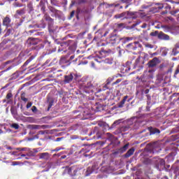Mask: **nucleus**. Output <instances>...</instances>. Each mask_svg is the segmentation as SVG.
<instances>
[{"label": "nucleus", "mask_w": 179, "mask_h": 179, "mask_svg": "<svg viewBox=\"0 0 179 179\" xmlns=\"http://www.w3.org/2000/svg\"><path fill=\"white\" fill-rule=\"evenodd\" d=\"M124 125L120 127V132H126L129 129H139L145 125V122L138 117H133L123 122Z\"/></svg>", "instance_id": "f257e3e1"}, {"label": "nucleus", "mask_w": 179, "mask_h": 179, "mask_svg": "<svg viewBox=\"0 0 179 179\" xmlns=\"http://www.w3.org/2000/svg\"><path fill=\"white\" fill-rule=\"evenodd\" d=\"M145 164H155V168L159 171H163L166 169V161L158 157L153 159H147L144 162Z\"/></svg>", "instance_id": "f03ea898"}, {"label": "nucleus", "mask_w": 179, "mask_h": 179, "mask_svg": "<svg viewBox=\"0 0 179 179\" xmlns=\"http://www.w3.org/2000/svg\"><path fill=\"white\" fill-rule=\"evenodd\" d=\"M73 114H77L73 118L80 120H88L90 118V110L87 108L79 106L76 110L73 111Z\"/></svg>", "instance_id": "7ed1b4c3"}, {"label": "nucleus", "mask_w": 179, "mask_h": 179, "mask_svg": "<svg viewBox=\"0 0 179 179\" xmlns=\"http://www.w3.org/2000/svg\"><path fill=\"white\" fill-rule=\"evenodd\" d=\"M27 47L33 46V50L36 51H40L44 48V44H43V41L37 38H29L27 41Z\"/></svg>", "instance_id": "20e7f679"}, {"label": "nucleus", "mask_w": 179, "mask_h": 179, "mask_svg": "<svg viewBox=\"0 0 179 179\" xmlns=\"http://www.w3.org/2000/svg\"><path fill=\"white\" fill-rule=\"evenodd\" d=\"M149 59V55L142 52L141 55L136 59L134 63V69H137V71H141V69H143V64H145V61H148Z\"/></svg>", "instance_id": "39448f33"}, {"label": "nucleus", "mask_w": 179, "mask_h": 179, "mask_svg": "<svg viewBox=\"0 0 179 179\" xmlns=\"http://www.w3.org/2000/svg\"><path fill=\"white\" fill-rule=\"evenodd\" d=\"M80 89L81 90H83L85 92V93H93V92L94 91V85H93V84H92V82H88V83H81L80 85Z\"/></svg>", "instance_id": "423d86ee"}, {"label": "nucleus", "mask_w": 179, "mask_h": 179, "mask_svg": "<svg viewBox=\"0 0 179 179\" xmlns=\"http://www.w3.org/2000/svg\"><path fill=\"white\" fill-rule=\"evenodd\" d=\"M71 43H72V41H67L66 42H62L60 43V46L59 47L58 52H61L62 51L64 52H66L67 50H71V51H75V48L72 49Z\"/></svg>", "instance_id": "0eeeda50"}, {"label": "nucleus", "mask_w": 179, "mask_h": 179, "mask_svg": "<svg viewBox=\"0 0 179 179\" xmlns=\"http://www.w3.org/2000/svg\"><path fill=\"white\" fill-rule=\"evenodd\" d=\"M149 89L141 88L136 90V94L138 99H139L140 100H142L143 99V96H145V94H146L148 100H150L151 96L149 94Z\"/></svg>", "instance_id": "6e6552de"}, {"label": "nucleus", "mask_w": 179, "mask_h": 179, "mask_svg": "<svg viewBox=\"0 0 179 179\" xmlns=\"http://www.w3.org/2000/svg\"><path fill=\"white\" fill-rule=\"evenodd\" d=\"M153 78H155V69H149L144 72L141 80L142 82H149V80L153 79Z\"/></svg>", "instance_id": "1a4fd4ad"}, {"label": "nucleus", "mask_w": 179, "mask_h": 179, "mask_svg": "<svg viewBox=\"0 0 179 179\" xmlns=\"http://www.w3.org/2000/svg\"><path fill=\"white\" fill-rule=\"evenodd\" d=\"M125 48L128 51H136V50H138V51H141V49L142 48V45L139 43V42L136 41L126 45Z\"/></svg>", "instance_id": "9d476101"}, {"label": "nucleus", "mask_w": 179, "mask_h": 179, "mask_svg": "<svg viewBox=\"0 0 179 179\" xmlns=\"http://www.w3.org/2000/svg\"><path fill=\"white\" fill-rule=\"evenodd\" d=\"M162 152V148L160 146H159V144L155 143L154 144L152 145L151 149L148 150L147 152H145V156H148V154L150 155H156L157 153H160Z\"/></svg>", "instance_id": "9b49d317"}, {"label": "nucleus", "mask_w": 179, "mask_h": 179, "mask_svg": "<svg viewBox=\"0 0 179 179\" xmlns=\"http://www.w3.org/2000/svg\"><path fill=\"white\" fill-rule=\"evenodd\" d=\"M62 169H65L63 174H69L72 177H73V176H76V173L79 171V168H77L76 166H71V167L65 166V167H62Z\"/></svg>", "instance_id": "f8f14e48"}, {"label": "nucleus", "mask_w": 179, "mask_h": 179, "mask_svg": "<svg viewBox=\"0 0 179 179\" xmlns=\"http://www.w3.org/2000/svg\"><path fill=\"white\" fill-rule=\"evenodd\" d=\"M143 12V10H140L139 11H129L127 13L128 16L131 17V19H138V17H145L146 16L145 13Z\"/></svg>", "instance_id": "ddd939ff"}, {"label": "nucleus", "mask_w": 179, "mask_h": 179, "mask_svg": "<svg viewBox=\"0 0 179 179\" xmlns=\"http://www.w3.org/2000/svg\"><path fill=\"white\" fill-rule=\"evenodd\" d=\"M59 65H61L63 69H65L66 66L71 65V61L69 60V55H66L60 58Z\"/></svg>", "instance_id": "4468645a"}, {"label": "nucleus", "mask_w": 179, "mask_h": 179, "mask_svg": "<svg viewBox=\"0 0 179 179\" xmlns=\"http://www.w3.org/2000/svg\"><path fill=\"white\" fill-rule=\"evenodd\" d=\"M121 41V37L118 36L115 32H113L110 34L109 37V44H112L114 45L115 44H118Z\"/></svg>", "instance_id": "2eb2a0df"}, {"label": "nucleus", "mask_w": 179, "mask_h": 179, "mask_svg": "<svg viewBox=\"0 0 179 179\" xmlns=\"http://www.w3.org/2000/svg\"><path fill=\"white\" fill-rule=\"evenodd\" d=\"M44 19L48 22V30L50 33H54V19L51 18L48 14L44 15Z\"/></svg>", "instance_id": "dca6fc26"}, {"label": "nucleus", "mask_w": 179, "mask_h": 179, "mask_svg": "<svg viewBox=\"0 0 179 179\" xmlns=\"http://www.w3.org/2000/svg\"><path fill=\"white\" fill-rule=\"evenodd\" d=\"M169 82H170V78H168V80L166 81V80L163 79L162 76H158L156 80L157 85L161 87L167 86V83H169Z\"/></svg>", "instance_id": "f3484780"}, {"label": "nucleus", "mask_w": 179, "mask_h": 179, "mask_svg": "<svg viewBox=\"0 0 179 179\" xmlns=\"http://www.w3.org/2000/svg\"><path fill=\"white\" fill-rule=\"evenodd\" d=\"M48 9L50 12L52 13V17H57L58 19H61V11L55 9V8L52 6H49Z\"/></svg>", "instance_id": "a211bd4d"}, {"label": "nucleus", "mask_w": 179, "mask_h": 179, "mask_svg": "<svg viewBox=\"0 0 179 179\" xmlns=\"http://www.w3.org/2000/svg\"><path fill=\"white\" fill-rule=\"evenodd\" d=\"M46 26L44 20L42 19L38 24H29V29H45Z\"/></svg>", "instance_id": "6ab92c4d"}, {"label": "nucleus", "mask_w": 179, "mask_h": 179, "mask_svg": "<svg viewBox=\"0 0 179 179\" xmlns=\"http://www.w3.org/2000/svg\"><path fill=\"white\" fill-rule=\"evenodd\" d=\"M42 43L43 44V48L45 47V49L48 51H50L51 52H54L55 51V49L54 50V48H52V44H51L50 41L45 39L44 41H42Z\"/></svg>", "instance_id": "aec40b11"}, {"label": "nucleus", "mask_w": 179, "mask_h": 179, "mask_svg": "<svg viewBox=\"0 0 179 179\" xmlns=\"http://www.w3.org/2000/svg\"><path fill=\"white\" fill-rule=\"evenodd\" d=\"M147 131L146 136H149V135H159V134H160L159 129L152 127H148Z\"/></svg>", "instance_id": "412c9836"}, {"label": "nucleus", "mask_w": 179, "mask_h": 179, "mask_svg": "<svg viewBox=\"0 0 179 179\" xmlns=\"http://www.w3.org/2000/svg\"><path fill=\"white\" fill-rule=\"evenodd\" d=\"M159 64H160V60H159V58L154 57L152 60H150L148 63V68H155Z\"/></svg>", "instance_id": "4be33fe9"}, {"label": "nucleus", "mask_w": 179, "mask_h": 179, "mask_svg": "<svg viewBox=\"0 0 179 179\" xmlns=\"http://www.w3.org/2000/svg\"><path fill=\"white\" fill-rule=\"evenodd\" d=\"M99 169V166L96 164L92 165V166H89L87 169L86 176H89L92 173H97V170Z\"/></svg>", "instance_id": "5701e85b"}, {"label": "nucleus", "mask_w": 179, "mask_h": 179, "mask_svg": "<svg viewBox=\"0 0 179 179\" xmlns=\"http://www.w3.org/2000/svg\"><path fill=\"white\" fill-rule=\"evenodd\" d=\"M47 0H41L38 5L37 6V8H41V12H42V13L45 15H47V13H45V3H47Z\"/></svg>", "instance_id": "b1692460"}, {"label": "nucleus", "mask_w": 179, "mask_h": 179, "mask_svg": "<svg viewBox=\"0 0 179 179\" xmlns=\"http://www.w3.org/2000/svg\"><path fill=\"white\" fill-rule=\"evenodd\" d=\"M27 156L25 157V159H27V160H29V159H30V157H34V156H36V153H37V152H38L37 150L34 149V150H30L29 148L28 151H27Z\"/></svg>", "instance_id": "393cba45"}, {"label": "nucleus", "mask_w": 179, "mask_h": 179, "mask_svg": "<svg viewBox=\"0 0 179 179\" xmlns=\"http://www.w3.org/2000/svg\"><path fill=\"white\" fill-rule=\"evenodd\" d=\"M30 129H47L50 128L48 125H37V124H31L29 126Z\"/></svg>", "instance_id": "a878e982"}, {"label": "nucleus", "mask_w": 179, "mask_h": 179, "mask_svg": "<svg viewBox=\"0 0 179 179\" xmlns=\"http://www.w3.org/2000/svg\"><path fill=\"white\" fill-rule=\"evenodd\" d=\"M38 157L43 160H50L51 155L48 152H41L38 154Z\"/></svg>", "instance_id": "bb28decb"}, {"label": "nucleus", "mask_w": 179, "mask_h": 179, "mask_svg": "<svg viewBox=\"0 0 179 179\" xmlns=\"http://www.w3.org/2000/svg\"><path fill=\"white\" fill-rule=\"evenodd\" d=\"M48 169L46 170H45V171H48V170H50V169H55V167L57 166H59V162H48L46 164Z\"/></svg>", "instance_id": "cd10ccee"}, {"label": "nucleus", "mask_w": 179, "mask_h": 179, "mask_svg": "<svg viewBox=\"0 0 179 179\" xmlns=\"http://www.w3.org/2000/svg\"><path fill=\"white\" fill-rule=\"evenodd\" d=\"M73 75L76 76V74L71 73L67 76H64V83H71L72 80H73Z\"/></svg>", "instance_id": "c85d7f7f"}, {"label": "nucleus", "mask_w": 179, "mask_h": 179, "mask_svg": "<svg viewBox=\"0 0 179 179\" xmlns=\"http://www.w3.org/2000/svg\"><path fill=\"white\" fill-rule=\"evenodd\" d=\"M93 134H96L93 137L94 139H103V135L99 131V128L94 127Z\"/></svg>", "instance_id": "c756f323"}, {"label": "nucleus", "mask_w": 179, "mask_h": 179, "mask_svg": "<svg viewBox=\"0 0 179 179\" xmlns=\"http://www.w3.org/2000/svg\"><path fill=\"white\" fill-rule=\"evenodd\" d=\"M10 22H12L10 17H9V15H7L3 20V26H6V27H10Z\"/></svg>", "instance_id": "7c9ffc66"}, {"label": "nucleus", "mask_w": 179, "mask_h": 179, "mask_svg": "<svg viewBox=\"0 0 179 179\" xmlns=\"http://www.w3.org/2000/svg\"><path fill=\"white\" fill-rule=\"evenodd\" d=\"M10 113L13 118H15V120H17V109L13 106H11Z\"/></svg>", "instance_id": "2f4dec72"}, {"label": "nucleus", "mask_w": 179, "mask_h": 179, "mask_svg": "<svg viewBox=\"0 0 179 179\" xmlns=\"http://www.w3.org/2000/svg\"><path fill=\"white\" fill-rule=\"evenodd\" d=\"M158 38L160 40H170V36L163 32H160L158 35Z\"/></svg>", "instance_id": "473e14b6"}, {"label": "nucleus", "mask_w": 179, "mask_h": 179, "mask_svg": "<svg viewBox=\"0 0 179 179\" xmlns=\"http://www.w3.org/2000/svg\"><path fill=\"white\" fill-rule=\"evenodd\" d=\"M4 31L6 32V34H4V37H8L10 36V34H13V32L15 31V30L13 29V28L6 27Z\"/></svg>", "instance_id": "72a5a7b5"}, {"label": "nucleus", "mask_w": 179, "mask_h": 179, "mask_svg": "<svg viewBox=\"0 0 179 179\" xmlns=\"http://www.w3.org/2000/svg\"><path fill=\"white\" fill-rule=\"evenodd\" d=\"M24 13H26V8H22L20 10H17L15 15V17H17V16H22L23 15H24Z\"/></svg>", "instance_id": "f704fd0d"}, {"label": "nucleus", "mask_w": 179, "mask_h": 179, "mask_svg": "<svg viewBox=\"0 0 179 179\" xmlns=\"http://www.w3.org/2000/svg\"><path fill=\"white\" fill-rule=\"evenodd\" d=\"M163 8H164V5L157 3L155 4V6L153 7V10L154 12H159V10H160V9H163Z\"/></svg>", "instance_id": "c9c22d12"}, {"label": "nucleus", "mask_w": 179, "mask_h": 179, "mask_svg": "<svg viewBox=\"0 0 179 179\" xmlns=\"http://www.w3.org/2000/svg\"><path fill=\"white\" fill-rule=\"evenodd\" d=\"M129 147V143L125 144L123 147L120 148L117 150V153H124V152H127Z\"/></svg>", "instance_id": "e433bc0d"}, {"label": "nucleus", "mask_w": 179, "mask_h": 179, "mask_svg": "<svg viewBox=\"0 0 179 179\" xmlns=\"http://www.w3.org/2000/svg\"><path fill=\"white\" fill-rule=\"evenodd\" d=\"M127 99H128V96L127 95L124 96L123 99L118 103L117 107H119V108H122V107H124V104H125V101H127Z\"/></svg>", "instance_id": "4c0bfd02"}, {"label": "nucleus", "mask_w": 179, "mask_h": 179, "mask_svg": "<svg viewBox=\"0 0 179 179\" xmlns=\"http://www.w3.org/2000/svg\"><path fill=\"white\" fill-rule=\"evenodd\" d=\"M135 152V148H130L127 153L124 155V157H131L132 155H134V152Z\"/></svg>", "instance_id": "58836bf2"}, {"label": "nucleus", "mask_w": 179, "mask_h": 179, "mask_svg": "<svg viewBox=\"0 0 179 179\" xmlns=\"http://www.w3.org/2000/svg\"><path fill=\"white\" fill-rule=\"evenodd\" d=\"M27 8H28L29 13L30 12H33V10H34V8L33 6V1H29Z\"/></svg>", "instance_id": "ea45409f"}, {"label": "nucleus", "mask_w": 179, "mask_h": 179, "mask_svg": "<svg viewBox=\"0 0 179 179\" xmlns=\"http://www.w3.org/2000/svg\"><path fill=\"white\" fill-rule=\"evenodd\" d=\"M132 38L131 37H126V38H121L120 41H122V44H127L129 41H131Z\"/></svg>", "instance_id": "a19ab883"}, {"label": "nucleus", "mask_w": 179, "mask_h": 179, "mask_svg": "<svg viewBox=\"0 0 179 179\" xmlns=\"http://www.w3.org/2000/svg\"><path fill=\"white\" fill-rule=\"evenodd\" d=\"M142 36L144 40L148 41L149 40V34H148V31H143L142 34Z\"/></svg>", "instance_id": "79ce46f5"}, {"label": "nucleus", "mask_w": 179, "mask_h": 179, "mask_svg": "<svg viewBox=\"0 0 179 179\" xmlns=\"http://www.w3.org/2000/svg\"><path fill=\"white\" fill-rule=\"evenodd\" d=\"M168 52H169V50H168V49H166V48H162V49L161 50V55H162V57H166V55H167Z\"/></svg>", "instance_id": "37998d69"}, {"label": "nucleus", "mask_w": 179, "mask_h": 179, "mask_svg": "<svg viewBox=\"0 0 179 179\" xmlns=\"http://www.w3.org/2000/svg\"><path fill=\"white\" fill-rule=\"evenodd\" d=\"M159 31H153V32H151L150 34V36H151L152 37H159Z\"/></svg>", "instance_id": "c03bdc74"}, {"label": "nucleus", "mask_w": 179, "mask_h": 179, "mask_svg": "<svg viewBox=\"0 0 179 179\" xmlns=\"http://www.w3.org/2000/svg\"><path fill=\"white\" fill-rule=\"evenodd\" d=\"M105 64H108L109 65H111L113 64V59L106 58L104 60H103Z\"/></svg>", "instance_id": "a18cd8bd"}, {"label": "nucleus", "mask_w": 179, "mask_h": 179, "mask_svg": "<svg viewBox=\"0 0 179 179\" xmlns=\"http://www.w3.org/2000/svg\"><path fill=\"white\" fill-rule=\"evenodd\" d=\"M14 8H22L23 7V4L19 3V2H15L13 3Z\"/></svg>", "instance_id": "49530a36"}, {"label": "nucleus", "mask_w": 179, "mask_h": 179, "mask_svg": "<svg viewBox=\"0 0 179 179\" xmlns=\"http://www.w3.org/2000/svg\"><path fill=\"white\" fill-rule=\"evenodd\" d=\"M11 128H14V129H19V124L17 123H13L11 125H10Z\"/></svg>", "instance_id": "de8ad7c7"}, {"label": "nucleus", "mask_w": 179, "mask_h": 179, "mask_svg": "<svg viewBox=\"0 0 179 179\" xmlns=\"http://www.w3.org/2000/svg\"><path fill=\"white\" fill-rule=\"evenodd\" d=\"M24 93H22L21 94V100H22V101H24V103H27V101H29V99L27 98L24 97Z\"/></svg>", "instance_id": "09e8293b"}, {"label": "nucleus", "mask_w": 179, "mask_h": 179, "mask_svg": "<svg viewBox=\"0 0 179 179\" xmlns=\"http://www.w3.org/2000/svg\"><path fill=\"white\" fill-rule=\"evenodd\" d=\"M141 23H142V21L137 20L136 23L132 24L131 28L134 29V27H136V26L141 24Z\"/></svg>", "instance_id": "8fccbe9b"}, {"label": "nucleus", "mask_w": 179, "mask_h": 179, "mask_svg": "<svg viewBox=\"0 0 179 179\" xmlns=\"http://www.w3.org/2000/svg\"><path fill=\"white\" fill-rule=\"evenodd\" d=\"M75 16V10H73L71 13L70 15L68 17V20H71L72 17Z\"/></svg>", "instance_id": "3c124183"}, {"label": "nucleus", "mask_w": 179, "mask_h": 179, "mask_svg": "<svg viewBox=\"0 0 179 179\" xmlns=\"http://www.w3.org/2000/svg\"><path fill=\"white\" fill-rule=\"evenodd\" d=\"M62 155H65V151L53 155V157H55L56 156H57V157H59L60 156H62Z\"/></svg>", "instance_id": "603ef678"}, {"label": "nucleus", "mask_w": 179, "mask_h": 179, "mask_svg": "<svg viewBox=\"0 0 179 179\" xmlns=\"http://www.w3.org/2000/svg\"><path fill=\"white\" fill-rule=\"evenodd\" d=\"M173 66H171L168 71L166 72V75H171L172 72H173Z\"/></svg>", "instance_id": "864d4df0"}, {"label": "nucleus", "mask_w": 179, "mask_h": 179, "mask_svg": "<svg viewBox=\"0 0 179 179\" xmlns=\"http://www.w3.org/2000/svg\"><path fill=\"white\" fill-rule=\"evenodd\" d=\"M19 77V73L16 72V73H14L12 76V79H17Z\"/></svg>", "instance_id": "5fc2aeb1"}, {"label": "nucleus", "mask_w": 179, "mask_h": 179, "mask_svg": "<svg viewBox=\"0 0 179 179\" xmlns=\"http://www.w3.org/2000/svg\"><path fill=\"white\" fill-rule=\"evenodd\" d=\"M103 110H104V108L101 104L96 107V111H102Z\"/></svg>", "instance_id": "6e6d98bb"}, {"label": "nucleus", "mask_w": 179, "mask_h": 179, "mask_svg": "<svg viewBox=\"0 0 179 179\" xmlns=\"http://www.w3.org/2000/svg\"><path fill=\"white\" fill-rule=\"evenodd\" d=\"M13 97V94H12L10 92L8 93L6 95V99L10 100Z\"/></svg>", "instance_id": "4d7b16f0"}, {"label": "nucleus", "mask_w": 179, "mask_h": 179, "mask_svg": "<svg viewBox=\"0 0 179 179\" xmlns=\"http://www.w3.org/2000/svg\"><path fill=\"white\" fill-rule=\"evenodd\" d=\"M6 44V41H3L1 43H0V48H2L3 47V50H5V45Z\"/></svg>", "instance_id": "13d9d810"}, {"label": "nucleus", "mask_w": 179, "mask_h": 179, "mask_svg": "<svg viewBox=\"0 0 179 179\" xmlns=\"http://www.w3.org/2000/svg\"><path fill=\"white\" fill-rule=\"evenodd\" d=\"M119 124H121V120H116L113 124L112 128H114L116 125H118Z\"/></svg>", "instance_id": "bf43d9fd"}, {"label": "nucleus", "mask_w": 179, "mask_h": 179, "mask_svg": "<svg viewBox=\"0 0 179 179\" xmlns=\"http://www.w3.org/2000/svg\"><path fill=\"white\" fill-rule=\"evenodd\" d=\"M115 19H121V17H124V13L118 14L115 15Z\"/></svg>", "instance_id": "052dcab7"}, {"label": "nucleus", "mask_w": 179, "mask_h": 179, "mask_svg": "<svg viewBox=\"0 0 179 179\" xmlns=\"http://www.w3.org/2000/svg\"><path fill=\"white\" fill-rule=\"evenodd\" d=\"M69 59L71 64H72V61L73 59H75V55H72L71 56H69Z\"/></svg>", "instance_id": "680f3d73"}, {"label": "nucleus", "mask_w": 179, "mask_h": 179, "mask_svg": "<svg viewBox=\"0 0 179 179\" xmlns=\"http://www.w3.org/2000/svg\"><path fill=\"white\" fill-rule=\"evenodd\" d=\"M17 150H20L21 152H27L29 150V148H17Z\"/></svg>", "instance_id": "e2e57ef3"}, {"label": "nucleus", "mask_w": 179, "mask_h": 179, "mask_svg": "<svg viewBox=\"0 0 179 179\" xmlns=\"http://www.w3.org/2000/svg\"><path fill=\"white\" fill-rule=\"evenodd\" d=\"M31 111L32 113H37V107H36L35 106H33L31 107Z\"/></svg>", "instance_id": "0e129e2a"}, {"label": "nucleus", "mask_w": 179, "mask_h": 179, "mask_svg": "<svg viewBox=\"0 0 179 179\" xmlns=\"http://www.w3.org/2000/svg\"><path fill=\"white\" fill-rule=\"evenodd\" d=\"M22 23H23V20L20 19V22H17V24H16L17 27H19L20 26H22Z\"/></svg>", "instance_id": "69168bd1"}, {"label": "nucleus", "mask_w": 179, "mask_h": 179, "mask_svg": "<svg viewBox=\"0 0 179 179\" xmlns=\"http://www.w3.org/2000/svg\"><path fill=\"white\" fill-rule=\"evenodd\" d=\"M174 173H175V176H176V177H179V169H175Z\"/></svg>", "instance_id": "338daca9"}, {"label": "nucleus", "mask_w": 179, "mask_h": 179, "mask_svg": "<svg viewBox=\"0 0 179 179\" xmlns=\"http://www.w3.org/2000/svg\"><path fill=\"white\" fill-rule=\"evenodd\" d=\"M63 148H57L54 150H52V152H59V150H62Z\"/></svg>", "instance_id": "774afa93"}]
</instances>
